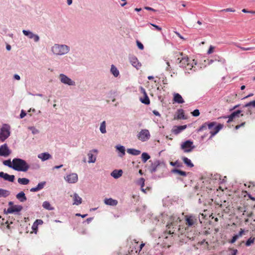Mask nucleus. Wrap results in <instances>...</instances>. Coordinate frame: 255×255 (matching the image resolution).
<instances>
[{"label": "nucleus", "instance_id": "1", "mask_svg": "<svg viewBox=\"0 0 255 255\" xmlns=\"http://www.w3.org/2000/svg\"><path fill=\"white\" fill-rule=\"evenodd\" d=\"M224 126L221 124H217L215 122H206L203 124L198 129V131H202L207 129L208 128L210 130V139H211L214 136L217 134L219 131L222 129Z\"/></svg>", "mask_w": 255, "mask_h": 255}, {"label": "nucleus", "instance_id": "2", "mask_svg": "<svg viewBox=\"0 0 255 255\" xmlns=\"http://www.w3.org/2000/svg\"><path fill=\"white\" fill-rule=\"evenodd\" d=\"M177 60L179 61L180 66L185 68L186 70H192L196 65L194 59H189L187 56L184 55L182 52H179L176 55Z\"/></svg>", "mask_w": 255, "mask_h": 255}, {"label": "nucleus", "instance_id": "3", "mask_svg": "<svg viewBox=\"0 0 255 255\" xmlns=\"http://www.w3.org/2000/svg\"><path fill=\"white\" fill-rule=\"evenodd\" d=\"M12 163V168L16 171L25 172L29 168V165L26 161L20 158H14Z\"/></svg>", "mask_w": 255, "mask_h": 255}, {"label": "nucleus", "instance_id": "4", "mask_svg": "<svg viewBox=\"0 0 255 255\" xmlns=\"http://www.w3.org/2000/svg\"><path fill=\"white\" fill-rule=\"evenodd\" d=\"M51 51L55 55H61L69 51V47L66 45L55 44L51 47Z\"/></svg>", "mask_w": 255, "mask_h": 255}, {"label": "nucleus", "instance_id": "5", "mask_svg": "<svg viewBox=\"0 0 255 255\" xmlns=\"http://www.w3.org/2000/svg\"><path fill=\"white\" fill-rule=\"evenodd\" d=\"M10 126L7 124H3L0 130V140L2 142L5 141L10 134Z\"/></svg>", "mask_w": 255, "mask_h": 255}, {"label": "nucleus", "instance_id": "6", "mask_svg": "<svg viewBox=\"0 0 255 255\" xmlns=\"http://www.w3.org/2000/svg\"><path fill=\"white\" fill-rule=\"evenodd\" d=\"M165 169V165L163 163H160L159 161H156L154 163H152L150 167V171L151 173L155 172L156 171H163Z\"/></svg>", "mask_w": 255, "mask_h": 255}, {"label": "nucleus", "instance_id": "7", "mask_svg": "<svg viewBox=\"0 0 255 255\" xmlns=\"http://www.w3.org/2000/svg\"><path fill=\"white\" fill-rule=\"evenodd\" d=\"M137 136L139 140L142 141H146L150 138V134L148 129H144L139 131Z\"/></svg>", "mask_w": 255, "mask_h": 255}, {"label": "nucleus", "instance_id": "8", "mask_svg": "<svg viewBox=\"0 0 255 255\" xmlns=\"http://www.w3.org/2000/svg\"><path fill=\"white\" fill-rule=\"evenodd\" d=\"M185 224L188 227L194 226L197 224V218L193 215H186L185 217Z\"/></svg>", "mask_w": 255, "mask_h": 255}, {"label": "nucleus", "instance_id": "9", "mask_svg": "<svg viewBox=\"0 0 255 255\" xmlns=\"http://www.w3.org/2000/svg\"><path fill=\"white\" fill-rule=\"evenodd\" d=\"M194 148L193 142L190 140H186L181 145V148L185 152H189L191 151Z\"/></svg>", "mask_w": 255, "mask_h": 255}, {"label": "nucleus", "instance_id": "10", "mask_svg": "<svg viewBox=\"0 0 255 255\" xmlns=\"http://www.w3.org/2000/svg\"><path fill=\"white\" fill-rule=\"evenodd\" d=\"M22 207L21 205H15L11 206L8 208L6 211L4 210L5 214H11L14 213H18L21 211Z\"/></svg>", "mask_w": 255, "mask_h": 255}, {"label": "nucleus", "instance_id": "11", "mask_svg": "<svg viewBox=\"0 0 255 255\" xmlns=\"http://www.w3.org/2000/svg\"><path fill=\"white\" fill-rule=\"evenodd\" d=\"M59 78L61 82L65 84L68 85H75V82L72 81L70 78L63 74H61L59 75Z\"/></svg>", "mask_w": 255, "mask_h": 255}, {"label": "nucleus", "instance_id": "12", "mask_svg": "<svg viewBox=\"0 0 255 255\" xmlns=\"http://www.w3.org/2000/svg\"><path fill=\"white\" fill-rule=\"evenodd\" d=\"M65 180L69 183H75L78 179V175L75 173H72L65 177Z\"/></svg>", "mask_w": 255, "mask_h": 255}, {"label": "nucleus", "instance_id": "13", "mask_svg": "<svg viewBox=\"0 0 255 255\" xmlns=\"http://www.w3.org/2000/svg\"><path fill=\"white\" fill-rule=\"evenodd\" d=\"M11 153L7 144L4 143L0 146V156L7 157Z\"/></svg>", "mask_w": 255, "mask_h": 255}, {"label": "nucleus", "instance_id": "14", "mask_svg": "<svg viewBox=\"0 0 255 255\" xmlns=\"http://www.w3.org/2000/svg\"><path fill=\"white\" fill-rule=\"evenodd\" d=\"M242 111L237 110L232 113L228 117H225L224 118H228V123L232 122L236 118L240 117V116H243V114H241Z\"/></svg>", "mask_w": 255, "mask_h": 255}, {"label": "nucleus", "instance_id": "15", "mask_svg": "<svg viewBox=\"0 0 255 255\" xmlns=\"http://www.w3.org/2000/svg\"><path fill=\"white\" fill-rule=\"evenodd\" d=\"M129 62L137 70L141 66V64L139 62L137 58L135 56H131L129 57Z\"/></svg>", "mask_w": 255, "mask_h": 255}, {"label": "nucleus", "instance_id": "16", "mask_svg": "<svg viewBox=\"0 0 255 255\" xmlns=\"http://www.w3.org/2000/svg\"><path fill=\"white\" fill-rule=\"evenodd\" d=\"M140 89L141 93L143 95V98H140V101L141 103L145 105H149L150 104V100L146 94L145 90L142 87H141Z\"/></svg>", "mask_w": 255, "mask_h": 255}, {"label": "nucleus", "instance_id": "17", "mask_svg": "<svg viewBox=\"0 0 255 255\" xmlns=\"http://www.w3.org/2000/svg\"><path fill=\"white\" fill-rule=\"evenodd\" d=\"M0 177L3 178L6 181L13 182L14 180L15 176L13 175H9L7 173H4L2 171L0 172Z\"/></svg>", "mask_w": 255, "mask_h": 255}, {"label": "nucleus", "instance_id": "18", "mask_svg": "<svg viewBox=\"0 0 255 255\" xmlns=\"http://www.w3.org/2000/svg\"><path fill=\"white\" fill-rule=\"evenodd\" d=\"M167 229L166 231L165 232V233H164V236H165V238H167V237L166 236L167 234H169V235L176 234V230H175V229L176 228H175L173 227V225L172 223L167 225Z\"/></svg>", "mask_w": 255, "mask_h": 255}, {"label": "nucleus", "instance_id": "19", "mask_svg": "<svg viewBox=\"0 0 255 255\" xmlns=\"http://www.w3.org/2000/svg\"><path fill=\"white\" fill-rule=\"evenodd\" d=\"M187 128L186 125L174 126L172 129V132L175 134H178Z\"/></svg>", "mask_w": 255, "mask_h": 255}, {"label": "nucleus", "instance_id": "20", "mask_svg": "<svg viewBox=\"0 0 255 255\" xmlns=\"http://www.w3.org/2000/svg\"><path fill=\"white\" fill-rule=\"evenodd\" d=\"M98 150L97 149H93L89 152L88 156L89 157L88 162L89 163H94L96 161V157L93 154V152L97 153Z\"/></svg>", "mask_w": 255, "mask_h": 255}, {"label": "nucleus", "instance_id": "21", "mask_svg": "<svg viewBox=\"0 0 255 255\" xmlns=\"http://www.w3.org/2000/svg\"><path fill=\"white\" fill-rule=\"evenodd\" d=\"M71 196L73 197V205H79L82 203V199L77 193H74L73 195H71Z\"/></svg>", "mask_w": 255, "mask_h": 255}, {"label": "nucleus", "instance_id": "22", "mask_svg": "<svg viewBox=\"0 0 255 255\" xmlns=\"http://www.w3.org/2000/svg\"><path fill=\"white\" fill-rule=\"evenodd\" d=\"M104 203L108 205L114 206L118 204V202L117 200L112 198H106L104 200Z\"/></svg>", "mask_w": 255, "mask_h": 255}, {"label": "nucleus", "instance_id": "23", "mask_svg": "<svg viewBox=\"0 0 255 255\" xmlns=\"http://www.w3.org/2000/svg\"><path fill=\"white\" fill-rule=\"evenodd\" d=\"M173 101L174 102L178 104H182L184 102L182 96L178 93H175L174 94Z\"/></svg>", "mask_w": 255, "mask_h": 255}, {"label": "nucleus", "instance_id": "24", "mask_svg": "<svg viewBox=\"0 0 255 255\" xmlns=\"http://www.w3.org/2000/svg\"><path fill=\"white\" fill-rule=\"evenodd\" d=\"M38 157L42 161H45L52 158V156L47 152L42 153L38 155Z\"/></svg>", "mask_w": 255, "mask_h": 255}, {"label": "nucleus", "instance_id": "25", "mask_svg": "<svg viewBox=\"0 0 255 255\" xmlns=\"http://www.w3.org/2000/svg\"><path fill=\"white\" fill-rule=\"evenodd\" d=\"M43 222L42 220L37 219L33 224V233L36 234L37 232V226L42 225Z\"/></svg>", "mask_w": 255, "mask_h": 255}, {"label": "nucleus", "instance_id": "26", "mask_svg": "<svg viewBox=\"0 0 255 255\" xmlns=\"http://www.w3.org/2000/svg\"><path fill=\"white\" fill-rule=\"evenodd\" d=\"M144 245L145 244L144 243H141L139 247L138 250H137L134 252L133 250H131L130 252H129L128 255H141L140 254V252Z\"/></svg>", "mask_w": 255, "mask_h": 255}, {"label": "nucleus", "instance_id": "27", "mask_svg": "<svg viewBox=\"0 0 255 255\" xmlns=\"http://www.w3.org/2000/svg\"><path fill=\"white\" fill-rule=\"evenodd\" d=\"M16 198L21 202H23L26 200V197L25 193L23 191H21L16 195Z\"/></svg>", "mask_w": 255, "mask_h": 255}, {"label": "nucleus", "instance_id": "28", "mask_svg": "<svg viewBox=\"0 0 255 255\" xmlns=\"http://www.w3.org/2000/svg\"><path fill=\"white\" fill-rule=\"evenodd\" d=\"M123 174V171L122 170H114L111 173V176L114 178L117 179L120 177Z\"/></svg>", "mask_w": 255, "mask_h": 255}, {"label": "nucleus", "instance_id": "29", "mask_svg": "<svg viewBox=\"0 0 255 255\" xmlns=\"http://www.w3.org/2000/svg\"><path fill=\"white\" fill-rule=\"evenodd\" d=\"M10 194V192L7 190L0 188V198H5L8 196Z\"/></svg>", "mask_w": 255, "mask_h": 255}, {"label": "nucleus", "instance_id": "30", "mask_svg": "<svg viewBox=\"0 0 255 255\" xmlns=\"http://www.w3.org/2000/svg\"><path fill=\"white\" fill-rule=\"evenodd\" d=\"M127 152L129 154L134 155H138L140 154V153L141 152L140 150H137L135 149H133V148L128 149Z\"/></svg>", "mask_w": 255, "mask_h": 255}, {"label": "nucleus", "instance_id": "31", "mask_svg": "<svg viewBox=\"0 0 255 255\" xmlns=\"http://www.w3.org/2000/svg\"><path fill=\"white\" fill-rule=\"evenodd\" d=\"M17 181L20 184L24 185H27L30 182L29 180L26 178H19Z\"/></svg>", "mask_w": 255, "mask_h": 255}, {"label": "nucleus", "instance_id": "32", "mask_svg": "<svg viewBox=\"0 0 255 255\" xmlns=\"http://www.w3.org/2000/svg\"><path fill=\"white\" fill-rule=\"evenodd\" d=\"M182 160L184 163L188 167H192L194 166L193 164L192 163L191 161L188 159L187 157H184L182 158Z\"/></svg>", "mask_w": 255, "mask_h": 255}, {"label": "nucleus", "instance_id": "33", "mask_svg": "<svg viewBox=\"0 0 255 255\" xmlns=\"http://www.w3.org/2000/svg\"><path fill=\"white\" fill-rule=\"evenodd\" d=\"M42 206L44 208L48 210H53L54 208L52 207L49 202L47 201H45L43 203Z\"/></svg>", "mask_w": 255, "mask_h": 255}, {"label": "nucleus", "instance_id": "34", "mask_svg": "<svg viewBox=\"0 0 255 255\" xmlns=\"http://www.w3.org/2000/svg\"><path fill=\"white\" fill-rule=\"evenodd\" d=\"M45 184V182L39 183L36 187L33 188V192L37 191L42 189Z\"/></svg>", "mask_w": 255, "mask_h": 255}, {"label": "nucleus", "instance_id": "35", "mask_svg": "<svg viewBox=\"0 0 255 255\" xmlns=\"http://www.w3.org/2000/svg\"><path fill=\"white\" fill-rule=\"evenodd\" d=\"M116 149L121 153L120 156L123 157L125 154V148L123 146L117 145L116 146Z\"/></svg>", "mask_w": 255, "mask_h": 255}, {"label": "nucleus", "instance_id": "36", "mask_svg": "<svg viewBox=\"0 0 255 255\" xmlns=\"http://www.w3.org/2000/svg\"><path fill=\"white\" fill-rule=\"evenodd\" d=\"M111 71L112 73V74L114 75L115 77H117L119 75V71L118 70L117 68L113 65H112V67L111 68Z\"/></svg>", "mask_w": 255, "mask_h": 255}, {"label": "nucleus", "instance_id": "37", "mask_svg": "<svg viewBox=\"0 0 255 255\" xmlns=\"http://www.w3.org/2000/svg\"><path fill=\"white\" fill-rule=\"evenodd\" d=\"M150 157V156L146 152H143L141 154L142 161L143 163H145Z\"/></svg>", "mask_w": 255, "mask_h": 255}, {"label": "nucleus", "instance_id": "38", "mask_svg": "<svg viewBox=\"0 0 255 255\" xmlns=\"http://www.w3.org/2000/svg\"><path fill=\"white\" fill-rule=\"evenodd\" d=\"M177 119H184V113L183 110H179L178 111L177 113Z\"/></svg>", "mask_w": 255, "mask_h": 255}, {"label": "nucleus", "instance_id": "39", "mask_svg": "<svg viewBox=\"0 0 255 255\" xmlns=\"http://www.w3.org/2000/svg\"><path fill=\"white\" fill-rule=\"evenodd\" d=\"M100 130L102 133H105L106 132V122L105 121H103L101 124Z\"/></svg>", "mask_w": 255, "mask_h": 255}, {"label": "nucleus", "instance_id": "40", "mask_svg": "<svg viewBox=\"0 0 255 255\" xmlns=\"http://www.w3.org/2000/svg\"><path fill=\"white\" fill-rule=\"evenodd\" d=\"M173 172L174 173H177L180 175L185 176L186 175V172L183 171H182L179 169H174L173 170Z\"/></svg>", "mask_w": 255, "mask_h": 255}, {"label": "nucleus", "instance_id": "41", "mask_svg": "<svg viewBox=\"0 0 255 255\" xmlns=\"http://www.w3.org/2000/svg\"><path fill=\"white\" fill-rule=\"evenodd\" d=\"M237 46L238 48H239L241 50H243V51L252 50L255 49V47H242L239 45H237Z\"/></svg>", "mask_w": 255, "mask_h": 255}, {"label": "nucleus", "instance_id": "42", "mask_svg": "<svg viewBox=\"0 0 255 255\" xmlns=\"http://www.w3.org/2000/svg\"><path fill=\"white\" fill-rule=\"evenodd\" d=\"M3 163L4 165L7 166L10 168H12V163H11L10 159H8L6 160H4Z\"/></svg>", "mask_w": 255, "mask_h": 255}, {"label": "nucleus", "instance_id": "43", "mask_svg": "<svg viewBox=\"0 0 255 255\" xmlns=\"http://www.w3.org/2000/svg\"><path fill=\"white\" fill-rule=\"evenodd\" d=\"M22 32L24 35L28 36L30 38H32V32L30 31L23 30Z\"/></svg>", "mask_w": 255, "mask_h": 255}, {"label": "nucleus", "instance_id": "44", "mask_svg": "<svg viewBox=\"0 0 255 255\" xmlns=\"http://www.w3.org/2000/svg\"><path fill=\"white\" fill-rule=\"evenodd\" d=\"M254 241H255V238L251 237L246 242V245L247 246H250L252 244L254 243Z\"/></svg>", "mask_w": 255, "mask_h": 255}, {"label": "nucleus", "instance_id": "45", "mask_svg": "<svg viewBox=\"0 0 255 255\" xmlns=\"http://www.w3.org/2000/svg\"><path fill=\"white\" fill-rule=\"evenodd\" d=\"M255 107V101H251L247 104H246L244 107Z\"/></svg>", "mask_w": 255, "mask_h": 255}, {"label": "nucleus", "instance_id": "46", "mask_svg": "<svg viewBox=\"0 0 255 255\" xmlns=\"http://www.w3.org/2000/svg\"><path fill=\"white\" fill-rule=\"evenodd\" d=\"M192 115L194 117H198L200 115L199 111L198 109H196L192 112Z\"/></svg>", "mask_w": 255, "mask_h": 255}, {"label": "nucleus", "instance_id": "47", "mask_svg": "<svg viewBox=\"0 0 255 255\" xmlns=\"http://www.w3.org/2000/svg\"><path fill=\"white\" fill-rule=\"evenodd\" d=\"M26 113L25 111H24L23 110H22L21 111V113H20V114L19 115V117L20 119H22L26 115Z\"/></svg>", "mask_w": 255, "mask_h": 255}, {"label": "nucleus", "instance_id": "48", "mask_svg": "<svg viewBox=\"0 0 255 255\" xmlns=\"http://www.w3.org/2000/svg\"><path fill=\"white\" fill-rule=\"evenodd\" d=\"M136 43H137V45L138 48L140 50H143L144 48V46H143V44L138 41H137Z\"/></svg>", "mask_w": 255, "mask_h": 255}, {"label": "nucleus", "instance_id": "49", "mask_svg": "<svg viewBox=\"0 0 255 255\" xmlns=\"http://www.w3.org/2000/svg\"><path fill=\"white\" fill-rule=\"evenodd\" d=\"M221 11H226V12H235V10L231 8H228L226 9H224L221 10Z\"/></svg>", "mask_w": 255, "mask_h": 255}, {"label": "nucleus", "instance_id": "50", "mask_svg": "<svg viewBox=\"0 0 255 255\" xmlns=\"http://www.w3.org/2000/svg\"><path fill=\"white\" fill-rule=\"evenodd\" d=\"M239 238V237L237 235L234 236L231 241V243H235L237 241V240Z\"/></svg>", "mask_w": 255, "mask_h": 255}, {"label": "nucleus", "instance_id": "51", "mask_svg": "<svg viewBox=\"0 0 255 255\" xmlns=\"http://www.w3.org/2000/svg\"><path fill=\"white\" fill-rule=\"evenodd\" d=\"M214 47L211 45L209 47V49L208 51V54H211L214 52Z\"/></svg>", "mask_w": 255, "mask_h": 255}, {"label": "nucleus", "instance_id": "52", "mask_svg": "<svg viewBox=\"0 0 255 255\" xmlns=\"http://www.w3.org/2000/svg\"><path fill=\"white\" fill-rule=\"evenodd\" d=\"M33 39L34 41L37 42L39 39V37L37 35L33 34Z\"/></svg>", "mask_w": 255, "mask_h": 255}, {"label": "nucleus", "instance_id": "53", "mask_svg": "<svg viewBox=\"0 0 255 255\" xmlns=\"http://www.w3.org/2000/svg\"><path fill=\"white\" fill-rule=\"evenodd\" d=\"M150 25H151L152 26H153V27H155V28L157 30H158V31H161V29H161V28L160 27L158 26V25H156L154 24H151V23H150Z\"/></svg>", "mask_w": 255, "mask_h": 255}, {"label": "nucleus", "instance_id": "54", "mask_svg": "<svg viewBox=\"0 0 255 255\" xmlns=\"http://www.w3.org/2000/svg\"><path fill=\"white\" fill-rule=\"evenodd\" d=\"M244 233V230L243 229H241L239 234H237V235L240 238V237H241L242 236V235Z\"/></svg>", "mask_w": 255, "mask_h": 255}, {"label": "nucleus", "instance_id": "55", "mask_svg": "<svg viewBox=\"0 0 255 255\" xmlns=\"http://www.w3.org/2000/svg\"><path fill=\"white\" fill-rule=\"evenodd\" d=\"M246 123L245 122H244L243 123H242L240 125H237L236 127H235V128L236 129H239V128H240L241 127H243L245 125Z\"/></svg>", "mask_w": 255, "mask_h": 255}, {"label": "nucleus", "instance_id": "56", "mask_svg": "<svg viewBox=\"0 0 255 255\" xmlns=\"http://www.w3.org/2000/svg\"><path fill=\"white\" fill-rule=\"evenodd\" d=\"M144 179L143 178H141L139 180L140 182L141 183V188H142L144 185Z\"/></svg>", "mask_w": 255, "mask_h": 255}, {"label": "nucleus", "instance_id": "57", "mask_svg": "<svg viewBox=\"0 0 255 255\" xmlns=\"http://www.w3.org/2000/svg\"><path fill=\"white\" fill-rule=\"evenodd\" d=\"M152 113L155 116H158V117H160L161 116V115L159 114V113L158 111H156V110H153L152 111Z\"/></svg>", "mask_w": 255, "mask_h": 255}, {"label": "nucleus", "instance_id": "58", "mask_svg": "<svg viewBox=\"0 0 255 255\" xmlns=\"http://www.w3.org/2000/svg\"><path fill=\"white\" fill-rule=\"evenodd\" d=\"M170 165H171L172 166H179V165L178 163V162L176 161L175 162H171L170 163Z\"/></svg>", "mask_w": 255, "mask_h": 255}, {"label": "nucleus", "instance_id": "59", "mask_svg": "<svg viewBox=\"0 0 255 255\" xmlns=\"http://www.w3.org/2000/svg\"><path fill=\"white\" fill-rule=\"evenodd\" d=\"M13 78L17 80H19L20 79V77L18 74H14L13 76Z\"/></svg>", "mask_w": 255, "mask_h": 255}, {"label": "nucleus", "instance_id": "60", "mask_svg": "<svg viewBox=\"0 0 255 255\" xmlns=\"http://www.w3.org/2000/svg\"><path fill=\"white\" fill-rule=\"evenodd\" d=\"M144 8L146 10H151V11H155L156 10L150 7H148V6H145L144 7Z\"/></svg>", "mask_w": 255, "mask_h": 255}, {"label": "nucleus", "instance_id": "61", "mask_svg": "<svg viewBox=\"0 0 255 255\" xmlns=\"http://www.w3.org/2000/svg\"><path fill=\"white\" fill-rule=\"evenodd\" d=\"M237 252H238L237 250H232L231 254L230 255H236Z\"/></svg>", "mask_w": 255, "mask_h": 255}, {"label": "nucleus", "instance_id": "62", "mask_svg": "<svg viewBox=\"0 0 255 255\" xmlns=\"http://www.w3.org/2000/svg\"><path fill=\"white\" fill-rule=\"evenodd\" d=\"M175 33L180 38L182 39H184V38L180 35V34L179 32L175 31Z\"/></svg>", "mask_w": 255, "mask_h": 255}, {"label": "nucleus", "instance_id": "63", "mask_svg": "<svg viewBox=\"0 0 255 255\" xmlns=\"http://www.w3.org/2000/svg\"><path fill=\"white\" fill-rule=\"evenodd\" d=\"M181 228L179 227V228H178L177 231H178V232H180V234H182L183 233V231H184V229H183V228H182V231H181Z\"/></svg>", "mask_w": 255, "mask_h": 255}, {"label": "nucleus", "instance_id": "64", "mask_svg": "<svg viewBox=\"0 0 255 255\" xmlns=\"http://www.w3.org/2000/svg\"><path fill=\"white\" fill-rule=\"evenodd\" d=\"M6 49L7 50L9 51L11 49V46L9 44H7L6 46Z\"/></svg>", "mask_w": 255, "mask_h": 255}]
</instances>
